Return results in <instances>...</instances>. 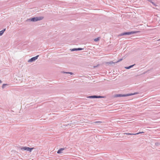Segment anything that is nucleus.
<instances>
[{"label": "nucleus", "instance_id": "2", "mask_svg": "<svg viewBox=\"0 0 160 160\" xmlns=\"http://www.w3.org/2000/svg\"><path fill=\"white\" fill-rule=\"evenodd\" d=\"M43 17H34L30 18L28 20L29 21L35 22L42 20L43 19Z\"/></svg>", "mask_w": 160, "mask_h": 160}, {"label": "nucleus", "instance_id": "5", "mask_svg": "<svg viewBox=\"0 0 160 160\" xmlns=\"http://www.w3.org/2000/svg\"><path fill=\"white\" fill-rule=\"evenodd\" d=\"M38 56H39L38 55H37L35 57H33L31 58L28 60V62H33L35 61L38 58Z\"/></svg>", "mask_w": 160, "mask_h": 160}, {"label": "nucleus", "instance_id": "15", "mask_svg": "<svg viewBox=\"0 0 160 160\" xmlns=\"http://www.w3.org/2000/svg\"><path fill=\"white\" fill-rule=\"evenodd\" d=\"M125 68H126V69H130L129 66L127 67H125Z\"/></svg>", "mask_w": 160, "mask_h": 160}, {"label": "nucleus", "instance_id": "18", "mask_svg": "<svg viewBox=\"0 0 160 160\" xmlns=\"http://www.w3.org/2000/svg\"><path fill=\"white\" fill-rule=\"evenodd\" d=\"M148 0L150 2H151L152 3V4L154 5V3L153 2H151V0Z\"/></svg>", "mask_w": 160, "mask_h": 160}, {"label": "nucleus", "instance_id": "3", "mask_svg": "<svg viewBox=\"0 0 160 160\" xmlns=\"http://www.w3.org/2000/svg\"><path fill=\"white\" fill-rule=\"evenodd\" d=\"M34 148H30L27 147H22L21 148V150L23 151H27L31 152Z\"/></svg>", "mask_w": 160, "mask_h": 160}, {"label": "nucleus", "instance_id": "9", "mask_svg": "<svg viewBox=\"0 0 160 160\" xmlns=\"http://www.w3.org/2000/svg\"><path fill=\"white\" fill-rule=\"evenodd\" d=\"M82 49H83L82 48H73V49H71V51H75L81 50H82Z\"/></svg>", "mask_w": 160, "mask_h": 160}, {"label": "nucleus", "instance_id": "8", "mask_svg": "<svg viewBox=\"0 0 160 160\" xmlns=\"http://www.w3.org/2000/svg\"><path fill=\"white\" fill-rule=\"evenodd\" d=\"M64 149L63 148H61L58 150L57 152V153L58 154H61L62 153Z\"/></svg>", "mask_w": 160, "mask_h": 160}, {"label": "nucleus", "instance_id": "14", "mask_svg": "<svg viewBox=\"0 0 160 160\" xmlns=\"http://www.w3.org/2000/svg\"><path fill=\"white\" fill-rule=\"evenodd\" d=\"M122 60V58L118 60L117 62H115V63H116L118 62L121 61Z\"/></svg>", "mask_w": 160, "mask_h": 160}, {"label": "nucleus", "instance_id": "19", "mask_svg": "<svg viewBox=\"0 0 160 160\" xmlns=\"http://www.w3.org/2000/svg\"><path fill=\"white\" fill-rule=\"evenodd\" d=\"M2 83V81L0 80V83Z\"/></svg>", "mask_w": 160, "mask_h": 160}, {"label": "nucleus", "instance_id": "1", "mask_svg": "<svg viewBox=\"0 0 160 160\" xmlns=\"http://www.w3.org/2000/svg\"><path fill=\"white\" fill-rule=\"evenodd\" d=\"M137 93H130L126 94H117L115 95L114 97L115 98L119 97H124L126 96H131L137 94Z\"/></svg>", "mask_w": 160, "mask_h": 160}, {"label": "nucleus", "instance_id": "4", "mask_svg": "<svg viewBox=\"0 0 160 160\" xmlns=\"http://www.w3.org/2000/svg\"><path fill=\"white\" fill-rule=\"evenodd\" d=\"M137 32H124L121 33L120 36H122L123 35H130L133 34L135 33H136Z\"/></svg>", "mask_w": 160, "mask_h": 160}, {"label": "nucleus", "instance_id": "7", "mask_svg": "<svg viewBox=\"0 0 160 160\" xmlns=\"http://www.w3.org/2000/svg\"><path fill=\"white\" fill-rule=\"evenodd\" d=\"M144 133L143 132H138V133H124V134H126V135H136L138 134H140V133Z\"/></svg>", "mask_w": 160, "mask_h": 160}, {"label": "nucleus", "instance_id": "17", "mask_svg": "<svg viewBox=\"0 0 160 160\" xmlns=\"http://www.w3.org/2000/svg\"><path fill=\"white\" fill-rule=\"evenodd\" d=\"M95 122V123H102V122H101V121H98V122Z\"/></svg>", "mask_w": 160, "mask_h": 160}, {"label": "nucleus", "instance_id": "16", "mask_svg": "<svg viewBox=\"0 0 160 160\" xmlns=\"http://www.w3.org/2000/svg\"><path fill=\"white\" fill-rule=\"evenodd\" d=\"M134 65H132L129 66L130 68L133 67V66Z\"/></svg>", "mask_w": 160, "mask_h": 160}, {"label": "nucleus", "instance_id": "11", "mask_svg": "<svg viewBox=\"0 0 160 160\" xmlns=\"http://www.w3.org/2000/svg\"><path fill=\"white\" fill-rule=\"evenodd\" d=\"M115 62H106L107 64L108 65H111L115 63Z\"/></svg>", "mask_w": 160, "mask_h": 160}, {"label": "nucleus", "instance_id": "12", "mask_svg": "<svg viewBox=\"0 0 160 160\" xmlns=\"http://www.w3.org/2000/svg\"><path fill=\"white\" fill-rule=\"evenodd\" d=\"M100 40V38L99 37L97 38L94 39V41H98Z\"/></svg>", "mask_w": 160, "mask_h": 160}, {"label": "nucleus", "instance_id": "20", "mask_svg": "<svg viewBox=\"0 0 160 160\" xmlns=\"http://www.w3.org/2000/svg\"><path fill=\"white\" fill-rule=\"evenodd\" d=\"M159 40H160V39Z\"/></svg>", "mask_w": 160, "mask_h": 160}, {"label": "nucleus", "instance_id": "13", "mask_svg": "<svg viewBox=\"0 0 160 160\" xmlns=\"http://www.w3.org/2000/svg\"><path fill=\"white\" fill-rule=\"evenodd\" d=\"M62 72L63 73H69V74H70L71 75H72L73 74V73L72 72Z\"/></svg>", "mask_w": 160, "mask_h": 160}, {"label": "nucleus", "instance_id": "6", "mask_svg": "<svg viewBox=\"0 0 160 160\" xmlns=\"http://www.w3.org/2000/svg\"><path fill=\"white\" fill-rule=\"evenodd\" d=\"M103 97L101 96H90L88 97V98H103Z\"/></svg>", "mask_w": 160, "mask_h": 160}, {"label": "nucleus", "instance_id": "10", "mask_svg": "<svg viewBox=\"0 0 160 160\" xmlns=\"http://www.w3.org/2000/svg\"><path fill=\"white\" fill-rule=\"evenodd\" d=\"M5 30L6 29L5 28L3 29L2 30L0 31V36H2L3 35Z\"/></svg>", "mask_w": 160, "mask_h": 160}]
</instances>
